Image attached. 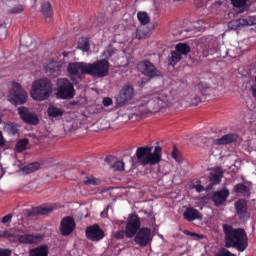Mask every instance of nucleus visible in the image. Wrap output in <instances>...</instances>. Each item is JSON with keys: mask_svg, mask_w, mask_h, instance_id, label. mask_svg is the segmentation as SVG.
<instances>
[{"mask_svg": "<svg viewBox=\"0 0 256 256\" xmlns=\"http://www.w3.org/2000/svg\"><path fill=\"white\" fill-rule=\"evenodd\" d=\"M152 241L153 236L151 235V230L147 227L139 229L134 236V243H136L138 247H147L148 245H151Z\"/></svg>", "mask_w": 256, "mask_h": 256, "instance_id": "nucleus-9", "label": "nucleus"}, {"mask_svg": "<svg viewBox=\"0 0 256 256\" xmlns=\"http://www.w3.org/2000/svg\"><path fill=\"white\" fill-rule=\"evenodd\" d=\"M27 145H29V139L25 138V139L19 140L16 143V151H18V153L25 151L27 149Z\"/></svg>", "mask_w": 256, "mask_h": 256, "instance_id": "nucleus-33", "label": "nucleus"}, {"mask_svg": "<svg viewBox=\"0 0 256 256\" xmlns=\"http://www.w3.org/2000/svg\"><path fill=\"white\" fill-rule=\"evenodd\" d=\"M40 165L39 162H34L31 164H28L25 169L27 173H35V171H38Z\"/></svg>", "mask_w": 256, "mask_h": 256, "instance_id": "nucleus-40", "label": "nucleus"}, {"mask_svg": "<svg viewBox=\"0 0 256 256\" xmlns=\"http://www.w3.org/2000/svg\"><path fill=\"white\" fill-rule=\"evenodd\" d=\"M222 229L224 231V243L226 249H237L239 253L247 250L249 247V236L243 228H234L229 224H223Z\"/></svg>", "mask_w": 256, "mask_h": 256, "instance_id": "nucleus-1", "label": "nucleus"}, {"mask_svg": "<svg viewBox=\"0 0 256 256\" xmlns=\"http://www.w3.org/2000/svg\"><path fill=\"white\" fill-rule=\"evenodd\" d=\"M47 113L48 117H50L51 119H57L58 117H63V115H65V110L50 104L48 106Z\"/></svg>", "mask_w": 256, "mask_h": 256, "instance_id": "nucleus-25", "label": "nucleus"}, {"mask_svg": "<svg viewBox=\"0 0 256 256\" xmlns=\"http://www.w3.org/2000/svg\"><path fill=\"white\" fill-rule=\"evenodd\" d=\"M125 230H120V231H116L113 233V237L114 239H117L118 241H120V239H124L125 237Z\"/></svg>", "mask_w": 256, "mask_h": 256, "instance_id": "nucleus-44", "label": "nucleus"}, {"mask_svg": "<svg viewBox=\"0 0 256 256\" xmlns=\"http://www.w3.org/2000/svg\"><path fill=\"white\" fill-rule=\"evenodd\" d=\"M61 71V67L59 66V62L52 61L46 66V73H59Z\"/></svg>", "mask_w": 256, "mask_h": 256, "instance_id": "nucleus-31", "label": "nucleus"}, {"mask_svg": "<svg viewBox=\"0 0 256 256\" xmlns=\"http://www.w3.org/2000/svg\"><path fill=\"white\" fill-rule=\"evenodd\" d=\"M232 193L241 195L242 197H251V189L243 183H238L233 187Z\"/></svg>", "mask_w": 256, "mask_h": 256, "instance_id": "nucleus-24", "label": "nucleus"}, {"mask_svg": "<svg viewBox=\"0 0 256 256\" xmlns=\"http://www.w3.org/2000/svg\"><path fill=\"white\" fill-rule=\"evenodd\" d=\"M42 13L46 19H51V17H53V8L51 7V3L46 2L42 5Z\"/></svg>", "mask_w": 256, "mask_h": 256, "instance_id": "nucleus-30", "label": "nucleus"}, {"mask_svg": "<svg viewBox=\"0 0 256 256\" xmlns=\"http://www.w3.org/2000/svg\"><path fill=\"white\" fill-rule=\"evenodd\" d=\"M113 171H125V162L122 160L116 161L113 165H111Z\"/></svg>", "mask_w": 256, "mask_h": 256, "instance_id": "nucleus-38", "label": "nucleus"}, {"mask_svg": "<svg viewBox=\"0 0 256 256\" xmlns=\"http://www.w3.org/2000/svg\"><path fill=\"white\" fill-rule=\"evenodd\" d=\"M137 17L141 25H149V21H151L147 12H138Z\"/></svg>", "mask_w": 256, "mask_h": 256, "instance_id": "nucleus-34", "label": "nucleus"}, {"mask_svg": "<svg viewBox=\"0 0 256 256\" xmlns=\"http://www.w3.org/2000/svg\"><path fill=\"white\" fill-rule=\"evenodd\" d=\"M239 139V135L235 133H230L218 138L214 141L215 145H229L231 143H235Z\"/></svg>", "mask_w": 256, "mask_h": 256, "instance_id": "nucleus-21", "label": "nucleus"}, {"mask_svg": "<svg viewBox=\"0 0 256 256\" xmlns=\"http://www.w3.org/2000/svg\"><path fill=\"white\" fill-rule=\"evenodd\" d=\"M247 1L249 0H231V4L233 7L240 9L241 13H243V11H249V4H247Z\"/></svg>", "mask_w": 256, "mask_h": 256, "instance_id": "nucleus-28", "label": "nucleus"}, {"mask_svg": "<svg viewBox=\"0 0 256 256\" xmlns=\"http://www.w3.org/2000/svg\"><path fill=\"white\" fill-rule=\"evenodd\" d=\"M209 179L212 185H219V183H221V180L223 179V168L219 166L212 168Z\"/></svg>", "mask_w": 256, "mask_h": 256, "instance_id": "nucleus-20", "label": "nucleus"}, {"mask_svg": "<svg viewBox=\"0 0 256 256\" xmlns=\"http://www.w3.org/2000/svg\"><path fill=\"white\" fill-rule=\"evenodd\" d=\"M230 195L229 189L222 188L219 191H215L211 197V200L216 205V207H219L227 201L228 197Z\"/></svg>", "mask_w": 256, "mask_h": 256, "instance_id": "nucleus-17", "label": "nucleus"}, {"mask_svg": "<svg viewBox=\"0 0 256 256\" xmlns=\"http://www.w3.org/2000/svg\"><path fill=\"white\" fill-rule=\"evenodd\" d=\"M216 256H236L233 252L227 250L226 248H221Z\"/></svg>", "mask_w": 256, "mask_h": 256, "instance_id": "nucleus-43", "label": "nucleus"}, {"mask_svg": "<svg viewBox=\"0 0 256 256\" xmlns=\"http://www.w3.org/2000/svg\"><path fill=\"white\" fill-rule=\"evenodd\" d=\"M104 107H110V105H113V99L110 97H106L102 101Z\"/></svg>", "mask_w": 256, "mask_h": 256, "instance_id": "nucleus-48", "label": "nucleus"}, {"mask_svg": "<svg viewBox=\"0 0 256 256\" xmlns=\"http://www.w3.org/2000/svg\"><path fill=\"white\" fill-rule=\"evenodd\" d=\"M175 51L179 53V55H189L191 53V46L187 43H178L175 46Z\"/></svg>", "mask_w": 256, "mask_h": 256, "instance_id": "nucleus-27", "label": "nucleus"}, {"mask_svg": "<svg viewBox=\"0 0 256 256\" xmlns=\"http://www.w3.org/2000/svg\"><path fill=\"white\" fill-rule=\"evenodd\" d=\"M153 147L144 146L138 147L135 153L136 163L138 165H142V167H147V165H159L162 159V151L161 146H155L154 151Z\"/></svg>", "mask_w": 256, "mask_h": 256, "instance_id": "nucleus-2", "label": "nucleus"}, {"mask_svg": "<svg viewBox=\"0 0 256 256\" xmlns=\"http://www.w3.org/2000/svg\"><path fill=\"white\" fill-rule=\"evenodd\" d=\"M107 215H108V210H104V211L101 212V218L102 219H105L107 217Z\"/></svg>", "mask_w": 256, "mask_h": 256, "instance_id": "nucleus-53", "label": "nucleus"}, {"mask_svg": "<svg viewBox=\"0 0 256 256\" xmlns=\"http://www.w3.org/2000/svg\"><path fill=\"white\" fill-rule=\"evenodd\" d=\"M135 97V88L132 85H125L116 98L117 105H127Z\"/></svg>", "mask_w": 256, "mask_h": 256, "instance_id": "nucleus-13", "label": "nucleus"}, {"mask_svg": "<svg viewBox=\"0 0 256 256\" xmlns=\"http://www.w3.org/2000/svg\"><path fill=\"white\" fill-rule=\"evenodd\" d=\"M109 67V60L107 59H100L93 63H88V75L98 79H103V77H107V75H109Z\"/></svg>", "mask_w": 256, "mask_h": 256, "instance_id": "nucleus-4", "label": "nucleus"}, {"mask_svg": "<svg viewBox=\"0 0 256 256\" xmlns=\"http://www.w3.org/2000/svg\"><path fill=\"white\" fill-rule=\"evenodd\" d=\"M5 146V140L3 139V136L0 137V147Z\"/></svg>", "mask_w": 256, "mask_h": 256, "instance_id": "nucleus-55", "label": "nucleus"}, {"mask_svg": "<svg viewBox=\"0 0 256 256\" xmlns=\"http://www.w3.org/2000/svg\"><path fill=\"white\" fill-rule=\"evenodd\" d=\"M9 99L13 105H25V103H27V99H29V94H27V91L23 86H21V84L14 82L12 84Z\"/></svg>", "mask_w": 256, "mask_h": 256, "instance_id": "nucleus-8", "label": "nucleus"}, {"mask_svg": "<svg viewBox=\"0 0 256 256\" xmlns=\"http://www.w3.org/2000/svg\"><path fill=\"white\" fill-rule=\"evenodd\" d=\"M141 229V218L137 215L130 216L126 224L125 235L128 239H133L136 233Z\"/></svg>", "mask_w": 256, "mask_h": 256, "instance_id": "nucleus-11", "label": "nucleus"}, {"mask_svg": "<svg viewBox=\"0 0 256 256\" xmlns=\"http://www.w3.org/2000/svg\"><path fill=\"white\" fill-rule=\"evenodd\" d=\"M183 217L186 219V221H196V219H203L201 212L193 207L187 208L183 213Z\"/></svg>", "mask_w": 256, "mask_h": 256, "instance_id": "nucleus-22", "label": "nucleus"}, {"mask_svg": "<svg viewBox=\"0 0 256 256\" xmlns=\"http://www.w3.org/2000/svg\"><path fill=\"white\" fill-rule=\"evenodd\" d=\"M179 61H181V54H179L176 50L172 51L171 56L168 58V65L175 67Z\"/></svg>", "mask_w": 256, "mask_h": 256, "instance_id": "nucleus-29", "label": "nucleus"}, {"mask_svg": "<svg viewBox=\"0 0 256 256\" xmlns=\"http://www.w3.org/2000/svg\"><path fill=\"white\" fill-rule=\"evenodd\" d=\"M11 219H13V214H7L2 218V223H11Z\"/></svg>", "mask_w": 256, "mask_h": 256, "instance_id": "nucleus-49", "label": "nucleus"}, {"mask_svg": "<svg viewBox=\"0 0 256 256\" xmlns=\"http://www.w3.org/2000/svg\"><path fill=\"white\" fill-rule=\"evenodd\" d=\"M100 183H101V180L98 179V178H95L93 176L86 177L84 179V185H94V186H96V185H99Z\"/></svg>", "mask_w": 256, "mask_h": 256, "instance_id": "nucleus-37", "label": "nucleus"}, {"mask_svg": "<svg viewBox=\"0 0 256 256\" xmlns=\"http://www.w3.org/2000/svg\"><path fill=\"white\" fill-rule=\"evenodd\" d=\"M0 237H6L8 239L9 237H11V233L5 230L4 232H0Z\"/></svg>", "mask_w": 256, "mask_h": 256, "instance_id": "nucleus-51", "label": "nucleus"}, {"mask_svg": "<svg viewBox=\"0 0 256 256\" xmlns=\"http://www.w3.org/2000/svg\"><path fill=\"white\" fill-rule=\"evenodd\" d=\"M85 236L89 241L97 242L105 238V231L98 224H94L86 227Z\"/></svg>", "mask_w": 256, "mask_h": 256, "instance_id": "nucleus-12", "label": "nucleus"}, {"mask_svg": "<svg viewBox=\"0 0 256 256\" xmlns=\"http://www.w3.org/2000/svg\"><path fill=\"white\" fill-rule=\"evenodd\" d=\"M53 93V83L48 78H41L32 83L30 95L34 101H47Z\"/></svg>", "mask_w": 256, "mask_h": 256, "instance_id": "nucleus-3", "label": "nucleus"}, {"mask_svg": "<svg viewBox=\"0 0 256 256\" xmlns=\"http://www.w3.org/2000/svg\"><path fill=\"white\" fill-rule=\"evenodd\" d=\"M0 123H1V119H0Z\"/></svg>", "mask_w": 256, "mask_h": 256, "instance_id": "nucleus-62", "label": "nucleus"}, {"mask_svg": "<svg viewBox=\"0 0 256 256\" xmlns=\"http://www.w3.org/2000/svg\"><path fill=\"white\" fill-rule=\"evenodd\" d=\"M196 101H197L198 103H201V98H196Z\"/></svg>", "mask_w": 256, "mask_h": 256, "instance_id": "nucleus-58", "label": "nucleus"}, {"mask_svg": "<svg viewBox=\"0 0 256 256\" xmlns=\"http://www.w3.org/2000/svg\"><path fill=\"white\" fill-rule=\"evenodd\" d=\"M115 53H117V49H115L113 46H109L106 48V50H104L102 55L103 57H106V59H111Z\"/></svg>", "mask_w": 256, "mask_h": 256, "instance_id": "nucleus-36", "label": "nucleus"}, {"mask_svg": "<svg viewBox=\"0 0 256 256\" xmlns=\"http://www.w3.org/2000/svg\"><path fill=\"white\" fill-rule=\"evenodd\" d=\"M75 219L71 216L64 217L60 222V234L63 237H69L75 231Z\"/></svg>", "mask_w": 256, "mask_h": 256, "instance_id": "nucleus-15", "label": "nucleus"}, {"mask_svg": "<svg viewBox=\"0 0 256 256\" xmlns=\"http://www.w3.org/2000/svg\"><path fill=\"white\" fill-rule=\"evenodd\" d=\"M236 215H238L239 219H245L247 217L248 210V202L245 199H239L234 204Z\"/></svg>", "mask_w": 256, "mask_h": 256, "instance_id": "nucleus-19", "label": "nucleus"}, {"mask_svg": "<svg viewBox=\"0 0 256 256\" xmlns=\"http://www.w3.org/2000/svg\"><path fill=\"white\" fill-rule=\"evenodd\" d=\"M148 217H149L150 219L152 218L153 221H155V217H153V214L149 213V214H148Z\"/></svg>", "mask_w": 256, "mask_h": 256, "instance_id": "nucleus-57", "label": "nucleus"}, {"mask_svg": "<svg viewBox=\"0 0 256 256\" xmlns=\"http://www.w3.org/2000/svg\"><path fill=\"white\" fill-rule=\"evenodd\" d=\"M11 250L0 248V256H11Z\"/></svg>", "mask_w": 256, "mask_h": 256, "instance_id": "nucleus-50", "label": "nucleus"}, {"mask_svg": "<svg viewBox=\"0 0 256 256\" xmlns=\"http://www.w3.org/2000/svg\"><path fill=\"white\" fill-rule=\"evenodd\" d=\"M67 71L73 83H78L83 78V75H88V63L71 62L68 64Z\"/></svg>", "mask_w": 256, "mask_h": 256, "instance_id": "nucleus-6", "label": "nucleus"}, {"mask_svg": "<svg viewBox=\"0 0 256 256\" xmlns=\"http://www.w3.org/2000/svg\"><path fill=\"white\" fill-rule=\"evenodd\" d=\"M8 130L11 133V135H17V133L19 132V130L17 129V126L13 124L8 125Z\"/></svg>", "mask_w": 256, "mask_h": 256, "instance_id": "nucleus-47", "label": "nucleus"}, {"mask_svg": "<svg viewBox=\"0 0 256 256\" xmlns=\"http://www.w3.org/2000/svg\"><path fill=\"white\" fill-rule=\"evenodd\" d=\"M183 233H184V235H188V237H194V239L196 241H199L200 239H203V236H201V235H199L195 232H191L189 230H184Z\"/></svg>", "mask_w": 256, "mask_h": 256, "instance_id": "nucleus-42", "label": "nucleus"}, {"mask_svg": "<svg viewBox=\"0 0 256 256\" xmlns=\"http://www.w3.org/2000/svg\"><path fill=\"white\" fill-rule=\"evenodd\" d=\"M53 211V207H34L28 213L27 217H37L39 215H49Z\"/></svg>", "mask_w": 256, "mask_h": 256, "instance_id": "nucleus-23", "label": "nucleus"}, {"mask_svg": "<svg viewBox=\"0 0 256 256\" xmlns=\"http://www.w3.org/2000/svg\"><path fill=\"white\" fill-rule=\"evenodd\" d=\"M0 137H3V133L0 131Z\"/></svg>", "mask_w": 256, "mask_h": 256, "instance_id": "nucleus-60", "label": "nucleus"}, {"mask_svg": "<svg viewBox=\"0 0 256 256\" xmlns=\"http://www.w3.org/2000/svg\"><path fill=\"white\" fill-rule=\"evenodd\" d=\"M138 68L143 73V75H146V77H159L161 72L157 70V67H155L154 63H151L149 60L141 61L138 64Z\"/></svg>", "mask_w": 256, "mask_h": 256, "instance_id": "nucleus-14", "label": "nucleus"}, {"mask_svg": "<svg viewBox=\"0 0 256 256\" xmlns=\"http://www.w3.org/2000/svg\"><path fill=\"white\" fill-rule=\"evenodd\" d=\"M171 157L175 159L177 163H183V156H181V152L177 149V146L173 147V151L171 153Z\"/></svg>", "mask_w": 256, "mask_h": 256, "instance_id": "nucleus-35", "label": "nucleus"}, {"mask_svg": "<svg viewBox=\"0 0 256 256\" xmlns=\"http://www.w3.org/2000/svg\"><path fill=\"white\" fill-rule=\"evenodd\" d=\"M94 27H100V25L99 24H94Z\"/></svg>", "mask_w": 256, "mask_h": 256, "instance_id": "nucleus-59", "label": "nucleus"}, {"mask_svg": "<svg viewBox=\"0 0 256 256\" xmlns=\"http://www.w3.org/2000/svg\"><path fill=\"white\" fill-rule=\"evenodd\" d=\"M195 189L198 193H201L205 188L201 184H198L195 186Z\"/></svg>", "mask_w": 256, "mask_h": 256, "instance_id": "nucleus-52", "label": "nucleus"}, {"mask_svg": "<svg viewBox=\"0 0 256 256\" xmlns=\"http://www.w3.org/2000/svg\"><path fill=\"white\" fill-rule=\"evenodd\" d=\"M0 39H7V24L0 21Z\"/></svg>", "mask_w": 256, "mask_h": 256, "instance_id": "nucleus-41", "label": "nucleus"}, {"mask_svg": "<svg viewBox=\"0 0 256 256\" xmlns=\"http://www.w3.org/2000/svg\"><path fill=\"white\" fill-rule=\"evenodd\" d=\"M143 99L146 101L148 113H157V111L163 109L167 103V95L163 93L154 94L153 97L146 96Z\"/></svg>", "mask_w": 256, "mask_h": 256, "instance_id": "nucleus-7", "label": "nucleus"}, {"mask_svg": "<svg viewBox=\"0 0 256 256\" xmlns=\"http://www.w3.org/2000/svg\"><path fill=\"white\" fill-rule=\"evenodd\" d=\"M131 161H132V163H133V161H134L133 157L131 158Z\"/></svg>", "mask_w": 256, "mask_h": 256, "instance_id": "nucleus-61", "label": "nucleus"}, {"mask_svg": "<svg viewBox=\"0 0 256 256\" xmlns=\"http://www.w3.org/2000/svg\"><path fill=\"white\" fill-rule=\"evenodd\" d=\"M56 95L58 99H73L75 97V86L69 79L60 78L57 80Z\"/></svg>", "mask_w": 256, "mask_h": 256, "instance_id": "nucleus-5", "label": "nucleus"}, {"mask_svg": "<svg viewBox=\"0 0 256 256\" xmlns=\"http://www.w3.org/2000/svg\"><path fill=\"white\" fill-rule=\"evenodd\" d=\"M18 115L23 123H26V125H39V116L25 106L18 108Z\"/></svg>", "mask_w": 256, "mask_h": 256, "instance_id": "nucleus-10", "label": "nucleus"}, {"mask_svg": "<svg viewBox=\"0 0 256 256\" xmlns=\"http://www.w3.org/2000/svg\"><path fill=\"white\" fill-rule=\"evenodd\" d=\"M29 256H49V246L47 244L40 245L30 250Z\"/></svg>", "mask_w": 256, "mask_h": 256, "instance_id": "nucleus-26", "label": "nucleus"}, {"mask_svg": "<svg viewBox=\"0 0 256 256\" xmlns=\"http://www.w3.org/2000/svg\"><path fill=\"white\" fill-rule=\"evenodd\" d=\"M198 88L200 89L202 95H205V91H207V89H209V84H207L205 82H200L198 84Z\"/></svg>", "mask_w": 256, "mask_h": 256, "instance_id": "nucleus-45", "label": "nucleus"}, {"mask_svg": "<svg viewBox=\"0 0 256 256\" xmlns=\"http://www.w3.org/2000/svg\"><path fill=\"white\" fill-rule=\"evenodd\" d=\"M256 25V17L255 16H248L246 18H240L237 21L229 23V27L231 29H237V27H251Z\"/></svg>", "mask_w": 256, "mask_h": 256, "instance_id": "nucleus-18", "label": "nucleus"}, {"mask_svg": "<svg viewBox=\"0 0 256 256\" xmlns=\"http://www.w3.org/2000/svg\"><path fill=\"white\" fill-rule=\"evenodd\" d=\"M251 91H252V95H253L254 99L256 100V87L252 86Z\"/></svg>", "mask_w": 256, "mask_h": 256, "instance_id": "nucleus-54", "label": "nucleus"}, {"mask_svg": "<svg viewBox=\"0 0 256 256\" xmlns=\"http://www.w3.org/2000/svg\"><path fill=\"white\" fill-rule=\"evenodd\" d=\"M16 239L23 245H33L41 239V236L39 235H33V234H25V230L18 229L16 234Z\"/></svg>", "mask_w": 256, "mask_h": 256, "instance_id": "nucleus-16", "label": "nucleus"}, {"mask_svg": "<svg viewBox=\"0 0 256 256\" xmlns=\"http://www.w3.org/2000/svg\"><path fill=\"white\" fill-rule=\"evenodd\" d=\"M23 11H25V8L23 7V5L18 4L16 6H14L12 9H10L9 13L11 15H19V14L23 13Z\"/></svg>", "mask_w": 256, "mask_h": 256, "instance_id": "nucleus-39", "label": "nucleus"}, {"mask_svg": "<svg viewBox=\"0 0 256 256\" xmlns=\"http://www.w3.org/2000/svg\"><path fill=\"white\" fill-rule=\"evenodd\" d=\"M111 159H113V156H107L105 159L106 163H111Z\"/></svg>", "mask_w": 256, "mask_h": 256, "instance_id": "nucleus-56", "label": "nucleus"}, {"mask_svg": "<svg viewBox=\"0 0 256 256\" xmlns=\"http://www.w3.org/2000/svg\"><path fill=\"white\" fill-rule=\"evenodd\" d=\"M78 49H80L84 53L89 51V49H91V44L89 43V39L88 38H81L78 42Z\"/></svg>", "mask_w": 256, "mask_h": 256, "instance_id": "nucleus-32", "label": "nucleus"}, {"mask_svg": "<svg viewBox=\"0 0 256 256\" xmlns=\"http://www.w3.org/2000/svg\"><path fill=\"white\" fill-rule=\"evenodd\" d=\"M145 37H147V33H145V31H143L142 29H137L136 30V39H145Z\"/></svg>", "mask_w": 256, "mask_h": 256, "instance_id": "nucleus-46", "label": "nucleus"}]
</instances>
